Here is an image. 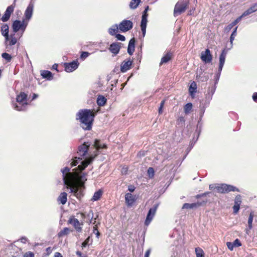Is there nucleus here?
<instances>
[{"label":"nucleus","mask_w":257,"mask_h":257,"mask_svg":"<svg viewBox=\"0 0 257 257\" xmlns=\"http://www.w3.org/2000/svg\"><path fill=\"white\" fill-rule=\"evenodd\" d=\"M249 9L252 12V13L257 11V3L254 4L253 5H252L249 8Z\"/></svg>","instance_id":"53"},{"label":"nucleus","mask_w":257,"mask_h":257,"mask_svg":"<svg viewBox=\"0 0 257 257\" xmlns=\"http://www.w3.org/2000/svg\"><path fill=\"white\" fill-rule=\"evenodd\" d=\"M147 173L150 178H152L154 176V170L152 167H149L147 171Z\"/></svg>","instance_id":"44"},{"label":"nucleus","mask_w":257,"mask_h":257,"mask_svg":"<svg viewBox=\"0 0 257 257\" xmlns=\"http://www.w3.org/2000/svg\"><path fill=\"white\" fill-rule=\"evenodd\" d=\"M205 112V107L203 106L202 108H201V112L200 114V119L201 120V117L203 116L204 113Z\"/></svg>","instance_id":"62"},{"label":"nucleus","mask_w":257,"mask_h":257,"mask_svg":"<svg viewBox=\"0 0 257 257\" xmlns=\"http://www.w3.org/2000/svg\"><path fill=\"white\" fill-rule=\"evenodd\" d=\"M216 190L217 192L222 194L229 193V192H240V190L237 187L226 184H221L217 185Z\"/></svg>","instance_id":"3"},{"label":"nucleus","mask_w":257,"mask_h":257,"mask_svg":"<svg viewBox=\"0 0 257 257\" xmlns=\"http://www.w3.org/2000/svg\"><path fill=\"white\" fill-rule=\"evenodd\" d=\"M171 57L172 53L170 51H168L162 58L160 65L168 62L171 60Z\"/></svg>","instance_id":"25"},{"label":"nucleus","mask_w":257,"mask_h":257,"mask_svg":"<svg viewBox=\"0 0 257 257\" xmlns=\"http://www.w3.org/2000/svg\"><path fill=\"white\" fill-rule=\"evenodd\" d=\"M159 206V204H155L153 206L150 208L147 213L146 220L145 221V224L147 226L149 225L152 220H153Z\"/></svg>","instance_id":"6"},{"label":"nucleus","mask_w":257,"mask_h":257,"mask_svg":"<svg viewBox=\"0 0 257 257\" xmlns=\"http://www.w3.org/2000/svg\"><path fill=\"white\" fill-rule=\"evenodd\" d=\"M136 198L130 193H127L125 195V201L128 206H132L135 202Z\"/></svg>","instance_id":"20"},{"label":"nucleus","mask_w":257,"mask_h":257,"mask_svg":"<svg viewBox=\"0 0 257 257\" xmlns=\"http://www.w3.org/2000/svg\"><path fill=\"white\" fill-rule=\"evenodd\" d=\"M227 246L229 249L230 250H232L234 247V245H233V242H227L226 243Z\"/></svg>","instance_id":"56"},{"label":"nucleus","mask_w":257,"mask_h":257,"mask_svg":"<svg viewBox=\"0 0 257 257\" xmlns=\"http://www.w3.org/2000/svg\"><path fill=\"white\" fill-rule=\"evenodd\" d=\"M201 205V203L199 202L193 203H184L182 206V209H193L196 208Z\"/></svg>","instance_id":"27"},{"label":"nucleus","mask_w":257,"mask_h":257,"mask_svg":"<svg viewBox=\"0 0 257 257\" xmlns=\"http://www.w3.org/2000/svg\"><path fill=\"white\" fill-rule=\"evenodd\" d=\"M93 232L96 234V237L98 238L100 235V233L96 227H94Z\"/></svg>","instance_id":"60"},{"label":"nucleus","mask_w":257,"mask_h":257,"mask_svg":"<svg viewBox=\"0 0 257 257\" xmlns=\"http://www.w3.org/2000/svg\"><path fill=\"white\" fill-rule=\"evenodd\" d=\"M197 91V84L195 81L191 82L189 88V93L191 96L194 97Z\"/></svg>","instance_id":"23"},{"label":"nucleus","mask_w":257,"mask_h":257,"mask_svg":"<svg viewBox=\"0 0 257 257\" xmlns=\"http://www.w3.org/2000/svg\"><path fill=\"white\" fill-rule=\"evenodd\" d=\"M70 224H72L77 232H81L82 227L80 226V222L78 220L74 217H71L68 220Z\"/></svg>","instance_id":"19"},{"label":"nucleus","mask_w":257,"mask_h":257,"mask_svg":"<svg viewBox=\"0 0 257 257\" xmlns=\"http://www.w3.org/2000/svg\"><path fill=\"white\" fill-rule=\"evenodd\" d=\"M63 65L65 71L67 72H72L78 68L79 63L77 60H75L69 63L65 62Z\"/></svg>","instance_id":"8"},{"label":"nucleus","mask_w":257,"mask_h":257,"mask_svg":"<svg viewBox=\"0 0 257 257\" xmlns=\"http://www.w3.org/2000/svg\"><path fill=\"white\" fill-rule=\"evenodd\" d=\"M195 251L196 257H204V252L200 247H196Z\"/></svg>","instance_id":"37"},{"label":"nucleus","mask_w":257,"mask_h":257,"mask_svg":"<svg viewBox=\"0 0 257 257\" xmlns=\"http://www.w3.org/2000/svg\"><path fill=\"white\" fill-rule=\"evenodd\" d=\"M241 19V17H239L237 19H236L233 22L228 25L225 28V31L226 32H228L231 30V29L235 26L237 23H238L240 21Z\"/></svg>","instance_id":"24"},{"label":"nucleus","mask_w":257,"mask_h":257,"mask_svg":"<svg viewBox=\"0 0 257 257\" xmlns=\"http://www.w3.org/2000/svg\"><path fill=\"white\" fill-rule=\"evenodd\" d=\"M106 101V98L103 95H99L97 98V103L100 106L104 105Z\"/></svg>","instance_id":"34"},{"label":"nucleus","mask_w":257,"mask_h":257,"mask_svg":"<svg viewBox=\"0 0 257 257\" xmlns=\"http://www.w3.org/2000/svg\"><path fill=\"white\" fill-rule=\"evenodd\" d=\"M233 245L234 247H239L241 245V243L240 240L237 238L233 242Z\"/></svg>","instance_id":"50"},{"label":"nucleus","mask_w":257,"mask_h":257,"mask_svg":"<svg viewBox=\"0 0 257 257\" xmlns=\"http://www.w3.org/2000/svg\"><path fill=\"white\" fill-rule=\"evenodd\" d=\"M164 103H165V100H162L161 102V103H160V107H159V110H158L159 114H161V113H162V109H163V108L164 107Z\"/></svg>","instance_id":"51"},{"label":"nucleus","mask_w":257,"mask_h":257,"mask_svg":"<svg viewBox=\"0 0 257 257\" xmlns=\"http://www.w3.org/2000/svg\"><path fill=\"white\" fill-rule=\"evenodd\" d=\"M133 62V60H131L130 58L123 60L120 65L121 72L124 73L130 70L132 67Z\"/></svg>","instance_id":"11"},{"label":"nucleus","mask_w":257,"mask_h":257,"mask_svg":"<svg viewBox=\"0 0 257 257\" xmlns=\"http://www.w3.org/2000/svg\"><path fill=\"white\" fill-rule=\"evenodd\" d=\"M199 79L202 82H206L208 79V76L207 75H199Z\"/></svg>","instance_id":"54"},{"label":"nucleus","mask_w":257,"mask_h":257,"mask_svg":"<svg viewBox=\"0 0 257 257\" xmlns=\"http://www.w3.org/2000/svg\"><path fill=\"white\" fill-rule=\"evenodd\" d=\"M94 117V115L90 109H81L76 114V119L79 120L81 126L84 130L91 129Z\"/></svg>","instance_id":"1"},{"label":"nucleus","mask_w":257,"mask_h":257,"mask_svg":"<svg viewBox=\"0 0 257 257\" xmlns=\"http://www.w3.org/2000/svg\"><path fill=\"white\" fill-rule=\"evenodd\" d=\"M89 55H90V53L88 52H86V51L82 52L81 54L80 55V58L82 60H84L85 58L88 57Z\"/></svg>","instance_id":"45"},{"label":"nucleus","mask_w":257,"mask_h":257,"mask_svg":"<svg viewBox=\"0 0 257 257\" xmlns=\"http://www.w3.org/2000/svg\"><path fill=\"white\" fill-rule=\"evenodd\" d=\"M141 30L142 32L143 36V37H144L146 35V33L147 27H141Z\"/></svg>","instance_id":"61"},{"label":"nucleus","mask_w":257,"mask_h":257,"mask_svg":"<svg viewBox=\"0 0 257 257\" xmlns=\"http://www.w3.org/2000/svg\"><path fill=\"white\" fill-rule=\"evenodd\" d=\"M136 189V187H135V186L133 185H130L128 186V190L130 192H133Z\"/></svg>","instance_id":"59"},{"label":"nucleus","mask_w":257,"mask_h":257,"mask_svg":"<svg viewBox=\"0 0 257 257\" xmlns=\"http://www.w3.org/2000/svg\"><path fill=\"white\" fill-rule=\"evenodd\" d=\"M15 7L16 6L15 5V4H13L7 7L4 15L1 18V20L3 22H6L10 19L11 15L14 12Z\"/></svg>","instance_id":"10"},{"label":"nucleus","mask_w":257,"mask_h":257,"mask_svg":"<svg viewBox=\"0 0 257 257\" xmlns=\"http://www.w3.org/2000/svg\"><path fill=\"white\" fill-rule=\"evenodd\" d=\"M74 195L77 198H80L82 195L81 191L77 188L76 192H75Z\"/></svg>","instance_id":"55"},{"label":"nucleus","mask_w":257,"mask_h":257,"mask_svg":"<svg viewBox=\"0 0 257 257\" xmlns=\"http://www.w3.org/2000/svg\"><path fill=\"white\" fill-rule=\"evenodd\" d=\"M2 57L3 59H5L8 62H11L12 58V56L6 52L2 53Z\"/></svg>","instance_id":"41"},{"label":"nucleus","mask_w":257,"mask_h":257,"mask_svg":"<svg viewBox=\"0 0 257 257\" xmlns=\"http://www.w3.org/2000/svg\"><path fill=\"white\" fill-rule=\"evenodd\" d=\"M69 231L70 229L69 228L65 227L58 233V236L61 237L65 235H67V234H68Z\"/></svg>","instance_id":"39"},{"label":"nucleus","mask_w":257,"mask_h":257,"mask_svg":"<svg viewBox=\"0 0 257 257\" xmlns=\"http://www.w3.org/2000/svg\"><path fill=\"white\" fill-rule=\"evenodd\" d=\"M133 27V23L131 20H123L118 25L119 30L122 32H126Z\"/></svg>","instance_id":"7"},{"label":"nucleus","mask_w":257,"mask_h":257,"mask_svg":"<svg viewBox=\"0 0 257 257\" xmlns=\"http://www.w3.org/2000/svg\"><path fill=\"white\" fill-rule=\"evenodd\" d=\"M252 97L253 101L257 102V92H254L253 94Z\"/></svg>","instance_id":"64"},{"label":"nucleus","mask_w":257,"mask_h":257,"mask_svg":"<svg viewBox=\"0 0 257 257\" xmlns=\"http://www.w3.org/2000/svg\"><path fill=\"white\" fill-rule=\"evenodd\" d=\"M93 146L94 148L97 150H100L102 149H105L106 148V145L102 144L100 141L97 139H95L94 141Z\"/></svg>","instance_id":"32"},{"label":"nucleus","mask_w":257,"mask_h":257,"mask_svg":"<svg viewBox=\"0 0 257 257\" xmlns=\"http://www.w3.org/2000/svg\"><path fill=\"white\" fill-rule=\"evenodd\" d=\"M216 88L215 87H212L209 89V92L208 93V94L206 95V98H208L209 100H210L212 99V96L214 93L215 91Z\"/></svg>","instance_id":"38"},{"label":"nucleus","mask_w":257,"mask_h":257,"mask_svg":"<svg viewBox=\"0 0 257 257\" xmlns=\"http://www.w3.org/2000/svg\"><path fill=\"white\" fill-rule=\"evenodd\" d=\"M147 18L148 17H146L145 16H142V20L141 22V27H147Z\"/></svg>","instance_id":"43"},{"label":"nucleus","mask_w":257,"mask_h":257,"mask_svg":"<svg viewBox=\"0 0 257 257\" xmlns=\"http://www.w3.org/2000/svg\"><path fill=\"white\" fill-rule=\"evenodd\" d=\"M192 108V104L191 102L186 103L184 107V112L185 113H188Z\"/></svg>","instance_id":"40"},{"label":"nucleus","mask_w":257,"mask_h":257,"mask_svg":"<svg viewBox=\"0 0 257 257\" xmlns=\"http://www.w3.org/2000/svg\"><path fill=\"white\" fill-rule=\"evenodd\" d=\"M121 43L118 42H113L111 44L109 47L110 52L114 55L118 54L121 48Z\"/></svg>","instance_id":"15"},{"label":"nucleus","mask_w":257,"mask_h":257,"mask_svg":"<svg viewBox=\"0 0 257 257\" xmlns=\"http://www.w3.org/2000/svg\"><path fill=\"white\" fill-rule=\"evenodd\" d=\"M235 37V36L230 35V38H229V41H230V46H229V47L228 49V50H230V49H231L232 48L233 41L234 40Z\"/></svg>","instance_id":"52"},{"label":"nucleus","mask_w":257,"mask_h":257,"mask_svg":"<svg viewBox=\"0 0 257 257\" xmlns=\"http://www.w3.org/2000/svg\"><path fill=\"white\" fill-rule=\"evenodd\" d=\"M94 158V157H90L82 160V158L76 157L71 163V167L76 166L80 162L81 164L78 165V169L80 171H83L93 161Z\"/></svg>","instance_id":"2"},{"label":"nucleus","mask_w":257,"mask_h":257,"mask_svg":"<svg viewBox=\"0 0 257 257\" xmlns=\"http://www.w3.org/2000/svg\"><path fill=\"white\" fill-rule=\"evenodd\" d=\"M27 95L24 92H21L19 95L17 96L16 100L18 103H24V101L27 99Z\"/></svg>","instance_id":"30"},{"label":"nucleus","mask_w":257,"mask_h":257,"mask_svg":"<svg viewBox=\"0 0 257 257\" xmlns=\"http://www.w3.org/2000/svg\"><path fill=\"white\" fill-rule=\"evenodd\" d=\"M41 75L43 78L47 79L48 80H51L53 79V74L50 71L43 70L41 72Z\"/></svg>","instance_id":"26"},{"label":"nucleus","mask_w":257,"mask_h":257,"mask_svg":"<svg viewBox=\"0 0 257 257\" xmlns=\"http://www.w3.org/2000/svg\"><path fill=\"white\" fill-rule=\"evenodd\" d=\"M221 71H219V68L218 69V72L215 74V83L216 84L220 78V74H221Z\"/></svg>","instance_id":"49"},{"label":"nucleus","mask_w":257,"mask_h":257,"mask_svg":"<svg viewBox=\"0 0 257 257\" xmlns=\"http://www.w3.org/2000/svg\"><path fill=\"white\" fill-rule=\"evenodd\" d=\"M149 7L148 6H147L145 7V10L143 11V14H142L143 16H145L146 17H148V15L147 14V12L149 10Z\"/></svg>","instance_id":"58"},{"label":"nucleus","mask_w":257,"mask_h":257,"mask_svg":"<svg viewBox=\"0 0 257 257\" xmlns=\"http://www.w3.org/2000/svg\"><path fill=\"white\" fill-rule=\"evenodd\" d=\"M90 236H88L82 243V247L83 248L85 247L89 243L90 240Z\"/></svg>","instance_id":"48"},{"label":"nucleus","mask_w":257,"mask_h":257,"mask_svg":"<svg viewBox=\"0 0 257 257\" xmlns=\"http://www.w3.org/2000/svg\"><path fill=\"white\" fill-rule=\"evenodd\" d=\"M227 50L225 49H223L222 50L221 53L219 56V66H218L219 71H222V68L223 67V66H224V64L225 63V58H226V56L227 54Z\"/></svg>","instance_id":"18"},{"label":"nucleus","mask_w":257,"mask_h":257,"mask_svg":"<svg viewBox=\"0 0 257 257\" xmlns=\"http://www.w3.org/2000/svg\"><path fill=\"white\" fill-rule=\"evenodd\" d=\"M28 104L26 102H24V103L19 104L15 103L13 104L14 108L18 111H22L24 110L26 107V106Z\"/></svg>","instance_id":"33"},{"label":"nucleus","mask_w":257,"mask_h":257,"mask_svg":"<svg viewBox=\"0 0 257 257\" xmlns=\"http://www.w3.org/2000/svg\"><path fill=\"white\" fill-rule=\"evenodd\" d=\"M34 10V4L32 3H30L28 6L26 10L24 13V19L26 22H29L31 19Z\"/></svg>","instance_id":"12"},{"label":"nucleus","mask_w":257,"mask_h":257,"mask_svg":"<svg viewBox=\"0 0 257 257\" xmlns=\"http://www.w3.org/2000/svg\"><path fill=\"white\" fill-rule=\"evenodd\" d=\"M141 0H132L130 3L129 6L131 9H136L140 4Z\"/></svg>","instance_id":"36"},{"label":"nucleus","mask_w":257,"mask_h":257,"mask_svg":"<svg viewBox=\"0 0 257 257\" xmlns=\"http://www.w3.org/2000/svg\"><path fill=\"white\" fill-rule=\"evenodd\" d=\"M77 180L81 186H83L85 181L87 180L86 174L81 173L77 176Z\"/></svg>","instance_id":"29"},{"label":"nucleus","mask_w":257,"mask_h":257,"mask_svg":"<svg viewBox=\"0 0 257 257\" xmlns=\"http://www.w3.org/2000/svg\"><path fill=\"white\" fill-rule=\"evenodd\" d=\"M115 38L118 40H119V41H124L125 40V37L122 35H121L120 34H116L115 35Z\"/></svg>","instance_id":"46"},{"label":"nucleus","mask_w":257,"mask_h":257,"mask_svg":"<svg viewBox=\"0 0 257 257\" xmlns=\"http://www.w3.org/2000/svg\"><path fill=\"white\" fill-rule=\"evenodd\" d=\"M102 195V191L101 190L99 189L94 193L91 200L93 201H97L100 199Z\"/></svg>","instance_id":"35"},{"label":"nucleus","mask_w":257,"mask_h":257,"mask_svg":"<svg viewBox=\"0 0 257 257\" xmlns=\"http://www.w3.org/2000/svg\"><path fill=\"white\" fill-rule=\"evenodd\" d=\"M70 170V168L68 167H66L61 169V172L63 174L62 176L63 182L64 184L67 186V188H68V186L71 185V184L72 183L71 179H67L66 178L67 175L65 174V173H69Z\"/></svg>","instance_id":"16"},{"label":"nucleus","mask_w":257,"mask_h":257,"mask_svg":"<svg viewBox=\"0 0 257 257\" xmlns=\"http://www.w3.org/2000/svg\"><path fill=\"white\" fill-rule=\"evenodd\" d=\"M1 32L2 35L5 37V40L8 41L9 39V27L7 24H3V25L1 27Z\"/></svg>","instance_id":"22"},{"label":"nucleus","mask_w":257,"mask_h":257,"mask_svg":"<svg viewBox=\"0 0 257 257\" xmlns=\"http://www.w3.org/2000/svg\"><path fill=\"white\" fill-rule=\"evenodd\" d=\"M24 257H34V254L33 252L28 251L25 253Z\"/></svg>","instance_id":"57"},{"label":"nucleus","mask_w":257,"mask_h":257,"mask_svg":"<svg viewBox=\"0 0 257 257\" xmlns=\"http://www.w3.org/2000/svg\"><path fill=\"white\" fill-rule=\"evenodd\" d=\"M136 40L135 38H132L128 44L127 52L130 55H132L135 49Z\"/></svg>","instance_id":"21"},{"label":"nucleus","mask_w":257,"mask_h":257,"mask_svg":"<svg viewBox=\"0 0 257 257\" xmlns=\"http://www.w3.org/2000/svg\"><path fill=\"white\" fill-rule=\"evenodd\" d=\"M253 218V214L251 212L249 214L248 219V226L249 229H251L252 227V221Z\"/></svg>","instance_id":"42"},{"label":"nucleus","mask_w":257,"mask_h":257,"mask_svg":"<svg viewBox=\"0 0 257 257\" xmlns=\"http://www.w3.org/2000/svg\"><path fill=\"white\" fill-rule=\"evenodd\" d=\"M252 13V12L250 11L249 8H248L247 10H246L245 11H244L243 13V14L239 17H241V19H242V18L245 17L246 16H248L249 14H251Z\"/></svg>","instance_id":"47"},{"label":"nucleus","mask_w":257,"mask_h":257,"mask_svg":"<svg viewBox=\"0 0 257 257\" xmlns=\"http://www.w3.org/2000/svg\"><path fill=\"white\" fill-rule=\"evenodd\" d=\"M242 202L241 196L240 195H237L234 199V205L233 206V213L236 214L238 213L240 206Z\"/></svg>","instance_id":"17"},{"label":"nucleus","mask_w":257,"mask_h":257,"mask_svg":"<svg viewBox=\"0 0 257 257\" xmlns=\"http://www.w3.org/2000/svg\"><path fill=\"white\" fill-rule=\"evenodd\" d=\"M67 194L66 192L61 193L58 197L57 200L62 205L66 204L67 200Z\"/></svg>","instance_id":"28"},{"label":"nucleus","mask_w":257,"mask_h":257,"mask_svg":"<svg viewBox=\"0 0 257 257\" xmlns=\"http://www.w3.org/2000/svg\"><path fill=\"white\" fill-rule=\"evenodd\" d=\"M17 40L14 37V34L11 35L9 36V39L8 41H5L6 49L7 51L10 52L12 49V46L17 43Z\"/></svg>","instance_id":"13"},{"label":"nucleus","mask_w":257,"mask_h":257,"mask_svg":"<svg viewBox=\"0 0 257 257\" xmlns=\"http://www.w3.org/2000/svg\"><path fill=\"white\" fill-rule=\"evenodd\" d=\"M118 26L117 24L112 25L108 29V33L111 36H115L118 32Z\"/></svg>","instance_id":"31"},{"label":"nucleus","mask_w":257,"mask_h":257,"mask_svg":"<svg viewBox=\"0 0 257 257\" xmlns=\"http://www.w3.org/2000/svg\"><path fill=\"white\" fill-rule=\"evenodd\" d=\"M28 24V22H26L25 20H23L22 21L16 20L14 21L12 24L13 31L14 33H17L20 30H21L23 33L25 31Z\"/></svg>","instance_id":"4"},{"label":"nucleus","mask_w":257,"mask_h":257,"mask_svg":"<svg viewBox=\"0 0 257 257\" xmlns=\"http://www.w3.org/2000/svg\"><path fill=\"white\" fill-rule=\"evenodd\" d=\"M187 7V3L184 1L178 2L175 5L174 10V17H177L178 16L184 12Z\"/></svg>","instance_id":"5"},{"label":"nucleus","mask_w":257,"mask_h":257,"mask_svg":"<svg viewBox=\"0 0 257 257\" xmlns=\"http://www.w3.org/2000/svg\"><path fill=\"white\" fill-rule=\"evenodd\" d=\"M200 59L205 63H209L212 60V55L209 49H206L201 53Z\"/></svg>","instance_id":"9"},{"label":"nucleus","mask_w":257,"mask_h":257,"mask_svg":"<svg viewBox=\"0 0 257 257\" xmlns=\"http://www.w3.org/2000/svg\"><path fill=\"white\" fill-rule=\"evenodd\" d=\"M218 184H210L209 185V189L210 190H214V189H216V187H217V185Z\"/></svg>","instance_id":"63"},{"label":"nucleus","mask_w":257,"mask_h":257,"mask_svg":"<svg viewBox=\"0 0 257 257\" xmlns=\"http://www.w3.org/2000/svg\"><path fill=\"white\" fill-rule=\"evenodd\" d=\"M90 144L88 143H84L82 145L80 146L78 148V153L81 157H85L87 153Z\"/></svg>","instance_id":"14"}]
</instances>
